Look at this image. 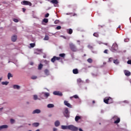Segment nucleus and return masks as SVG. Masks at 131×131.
Here are the masks:
<instances>
[{"label":"nucleus","mask_w":131,"mask_h":131,"mask_svg":"<svg viewBox=\"0 0 131 131\" xmlns=\"http://www.w3.org/2000/svg\"><path fill=\"white\" fill-rule=\"evenodd\" d=\"M103 101L105 104H111L112 103H113V99L111 97H106L104 99Z\"/></svg>","instance_id":"obj_1"},{"label":"nucleus","mask_w":131,"mask_h":131,"mask_svg":"<svg viewBox=\"0 0 131 131\" xmlns=\"http://www.w3.org/2000/svg\"><path fill=\"white\" fill-rule=\"evenodd\" d=\"M69 129L72 131H78V127L75 126L73 125H69Z\"/></svg>","instance_id":"obj_2"},{"label":"nucleus","mask_w":131,"mask_h":131,"mask_svg":"<svg viewBox=\"0 0 131 131\" xmlns=\"http://www.w3.org/2000/svg\"><path fill=\"white\" fill-rule=\"evenodd\" d=\"M21 5H23V6H29L30 7H31L32 6V4L31 2L27 1H24L21 2Z\"/></svg>","instance_id":"obj_3"},{"label":"nucleus","mask_w":131,"mask_h":131,"mask_svg":"<svg viewBox=\"0 0 131 131\" xmlns=\"http://www.w3.org/2000/svg\"><path fill=\"white\" fill-rule=\"evenodd\" d=\"M64 116L67 118H69L70 115H69V111L68 110V108L66 107L64 110V112L63 113Z\"/></svg>","instance_id":"obj_4"},{"label":"nucleus","mask_w":131,"mask_h":131,"mask_svg":"<svg viewBox=\"0 0 131 131\" xmlns=\"http://www.w3.org/2000/svg\"><path fill=\"white\" fill-rule=\"evenodd\" d=\"M113 119L115 120L114 123L117 124L120 122V118H118L117 116H114Z\"/></svg>","instance_id":"obj_5"},{"label":"nucleus","mask_w":131,"mask_h":131,"mask_svg":"<svg viewBox=\"0 0 131 131\" xmlns=\"http://www.w3.org/2000/svg\"><path fill=\"white\" fill-rule=\"evenodd\" d=\"M70 48L71 51H72V52H76V51H77V49H76L75 45H73V43L70 44Z\"/></svg>","instance_id":"obj_6"},{"label":"nucleus","mask_w":131,"mask_h":131,"mask_svg":"<svg viewBox=\"0 0 131 131\" xmlns=\"http://www.w3.org/2000/svg\"><path fill=\"white\" fill-rule=\"evenodd\" d=\"M113 51H117L118 50V45L116 43H114L112 47Z\"/></svg>","instance_id":"obj_7"},{"label":"nucleus","mask_w":131,"mask_h":131,"mask_svg":"<svg viewBox=\"0 0 131 131\" xmlns=\"http://www.w3.org/2000/svg\"><path fill=\"white\" fill-rule=\"evenodd\" d=\"M53 95H54L55 96H59V97H62V96H63V94L59 91H54L53 92Z\"/></svg>","instance_id":"obj_8"},{"label":"nucleus","mask_w":131,"mask_h":131,"mask_svg":"<svg viewBox=\"0 0 131 131\" xmlns=\"http://www.w3.org/2000/svg\"><path fill=\"white\" fill-rule=\"evenodd\" d=\"M60 59H61V58L59 57H56V56H54L52 59H51V62H52L53 63L55 62V61H59V60H60Z\"/></svg>","instance_id":"obj_9"},{"label":"nucleus","mask_w":131,"mask_h":131,"mask_svg":"<svg viewBox=\"0 0 131 131\" xmlns=\"http://www.w3.org/2000/svg\"><path fill=\"white\" fill-rule=\"evenodd\" d=\"M64 104L67 107H69V108H72V105H71L70 103H68V101L67 100L64 101Z\"/></svg>","instance_id":"obj_10"},{"label":"nucleus","mask_w":131,"mask_h":131,"mask_svg":"<svg viewBox=\"0 0 131 131\" xmlns=\"http://www.w3.org/2000/svg\"><path fill=\"white\" fill-rule=\"evenodd\" d=\"M49 2L51 4H53V5H54V6L55 5H58V4H59L58 0H51L49 1Z\"/></svg>","instance_id":"obj_11"},{"label":"nucleus","mask_w":131,"mask_h":131,"mask_svg":"<svg viewBox=\"0 0 131 131\" xmlns=\"http://www.w3.org/2000/svg\"><path fill=\"white\" fill-rule=\"evenodd\" d=\"M11 40L13 42H15L17 40V35H13L11 37Z\"/></svg>","instance_id":"obj_12"},{"label":"nucleus","mask_w":131,"mask_h":131,"mask_svg":"<svg viewBox=\"0 0 131 131\" xmlns=\"http://www.w3.org/2000/svg\"><path fill=\"white\" fill-rule=\"evenodd\" d=\"M124 73L125 75H126V76H130V72L128 71L127 70H125L124 71Z\"/></svg>","instance_id":"obj_13"},{"label":"nucleus","mask_w":131,"mask_h":131,"mask_svg":"<svg viewBox=\"0 0 131 131\" xmlns=\"http://www.w3.org/2000/svg\"><path fill=\"white\" fill-rule=\"evenodd\" d=\"M32 113L33 114H39V113H40V110H38V109L35 110L33 111Z\"/></svg>","instance_id":"obj_14"},{"label":"nucleus","mask_w":131,"mask_h":131,"mask_svg":"<svg viewBox=\"0 0 131 131\" xmlns=\"http://www.w3.org/2000/svg\"><path fill=\"white\" fill-rule=\"evenodd\" d=\"M44 73L47 75V76H49V75H50V71L48 69H46L44 70Z\"/></svg>","instance_id":"obj_15"},{"label":"nucleus","mask_w":131,"mask_h":131,"mask_svg":"<svg viewBox=\"0 0 131 131\" xmlns=\"http://www.w3.org/2000/svg\"><path fill=\"white\" fill-rule=\"evenodd\" d=\"M4 128H8V125H3L2 126H0V130H2V129Z\"/></svg>","instance_id":"obj_16"},{"label":"nucleus","mask_w":131,"mask_h":131,"mask_svg":"<svg viewBox=\"0 0 131 131\" xmlns=\"http://www.w3.org/2000/svg\"><path fill=\"white\" fill-rule=\"evenodd\" d=\"M69 125L66 126V125H61V128L62 129H69Z\"/></svg>","instance_id":"obj_17"},{"label":"nucleus","mask_w":131,"mask_h":131,"mask_svg":"<svg viewBox=\"0 0 131 131\" xmlns=\"http://www.w3.org/2000/svg\"><path fill=\"white\" fill-rule=\"evenodd\" d=\"M67 32L69 34H72L73 33V30L72 29L67 30Z\"/></svg>","instance_id":"obj_18"},{"label":"nucleus","mask_w":131,"mask_h":131,"mask_svg":"<svg viewBox=\"0 0 131 131\" xmlns=\"http://www.w3.org/2000/svg\"><path fill=\"white\" fill-rule=\"evenodd\" d=\"M73 73L74 74H78V70L77 69L73 70Z\"/></svg>","instance_id":"obj_19"},{"label":"nucleus","mask_w":131,"mask_h":131,"mask_svg":"<svg viewBox=\"0 0 131 131\" xmlns=\"http://www.w3.org/2000/svg\"><path fill=\"white\" fill-rule=\"evenodd\" d=\"M79 119H81V117L79 116H76L75 118V121L77 122L79 120Z\"/></svg>","instance_id":"obj_20"},{"label":"nucleus","mask_w":131,"mask_h":131,"mask_svg":"<svg viewBox=\"0 0 131 131\" xmlns=\"http://www.w3.org/2000/svg\"><path fill=\"white\" fill-rule=\"evenodd\" d=\"M42 67H43V65H42V64H41V63H40L38 65V70H41V69H42Z\"/></svg>","instance_id":"obj_21"},{"label":"nucleus","mask_w":131,"mask_h":131,"mask_svg":"<svg viewBox=\"0 0 131 131\" xmlns=\"http://www.w3.org/2000/svg\"><path fill=\"white\" fill-rule=\"evenodd\" d=\"M13 89H14V90H19L20 89V86L18 85H14Z\"/></svg>","instance_id":"obj_22"},{"label":"nucleus","mask_w":131,"mask_h":131,"mask_svg":"<svg viewBox=\"0 0 131 131\" xmlns=\"http://www.w3.org/2000/svg\"><path fill=\"white\" fill-rule=\"evenodd\" d=\"M55 126H56V127L59 126V125H60V121H55Z\"/></svg>","instance_id":"obj_23"},{"label":"nucleus","mask_w":131,"mask_h":131,"mask_svg":"<svg viewBox=\"0 0 131 131\" xmlns=\"http://www.w3.org/2000/svg\"><path fill=\"white\" fill-rule=\"evenodd\" d=\"M55 106L53 104H49L47 105L48 108H54Z\"/></svg>","instance_id":"obj_24"},{"label":"nucleus","mask_w":131,"mask_h":131,"mask_svg":"<svg viewBox=\"0 0 131 131\" xmlns=\"http://www.w3.org/2000/svg\"><path fill=\"white\" fill-rule=\"evenodd\" d=\"M33 126H35V127H37V126L39 125V123L37 122L33 123Z\"/></svg>","instance_id":"obj_25"},{"label":"nucleus","mask_w":131,"mask_h":131,"mask_svg":"<svg viewBox=\"0 0 131 131\" xmlns=\"http://www.w3.org/2000/svg\"><path fill=\"white\" fill-rule=\"evenodd\" d=\"M8 79H10V78H11V77H13V75H12V74H11V73H9L8 74Z\"/></svg>","instance_id":"obj_26"},{"label":"nucleus","mask_w":131,"mask_h":131,"mask_svg":"<svg viewBox=\"0 0 131 131\" xmlns=\"http://www.w3.org/2000/svg\"><path fill=\"white\" fill-rule=\"evenodd\" d=\"M44 94V97H46V98H48V97H50V93H43Z\"/></svg>","instance_id":"obj_27"},{"label":"nucleus","mask_w":131,"mask_h":131,"mask_svg":"<svg viewBox=\"0 0 131 131\" xmlns=\"http://www.w3.org/2000/svg\"><path fill=\"white\" fill-rule=\"evenodd\" d=\"M67 15H71V16H77V14L76 13H67Z\"/></svg>","instance_id":"obj_28"},{"label":"nucleus","mask_w":131,"mask_h":131,"mask_svg":"<svg viewBox=\"0 0 131 131\" xmlns=\"http://www.w3.org/2000/svg\"><path fill=\"white\" fill-rule=\"evenodd\" d=\"M2 84H3V85H8V84H9V82L8 81L2 82Z\"/></svg>","instance_id":"obj_29"},{"label":"nucleus","mask_w":131,"mask_h":131,"mask_svg":"<svg viewBox=\"0 0 131 131\" xmlns=\"http://www.w3.org/2000/svg\"><path fill=\"white\" fill-rule=\"evenodd\" d=\"M114 63L116 64H119V60L118 59L114 60Z\"/></svg>","instance_id":"obj_30"},{"label":"nucleus","mask_w":131,"mask_h":131,"mask_svg":"<svg viewBox=\"0 0 131 131\" xmlns=\"http://www.w3.org/2000/svg\"><path fill=\"white\" fill-rule=\"evenodd\" d=\"M49 39H50V37H49V36L46 35L43 40H49Z\"/></svg>","instance_id":"obj_31"},{"label":"nucleus","mask_w":131,"mask_h":131,"mask_svg":"<svg viewBox=\"0 0 131 131\" xmlns=\"http://www.w3.org/2000/svg\"><path fill=\"white\" fill-rule=\"evenodd\" d=\"M72 98H74L75 99H78V96L77 95H74L72 97H70V99H72Z\"/></svg>","instance_id":"obj_32"},{"label":"nucleus","mask_w":131,"mask_h":131,"mask_svg":"<svg viewBox=\"0 0 131 131\" xmlns=\"http://www.w3.org/2000/svg\"><path fill=\"white\" fill-rule=\"evenodd\" d=\"M93 35L95 37H98L99 36V33L98 32H95L93 34Z\"/></svg>","instance_id":"obj_33"},{"label":"nucleus","mask_w":131,"mask_h":131,"mask_svg":"<svg viewBox=\"0 0 131 131\" xmlns=\"http://www.w3.org/2000/svg\"><path fill=\"white\" fill-rule=\"evenodd\" d=\"M43 21L45 23H48V22H49V19L48 18H44L43 19Z\"/></svg>","instance_id":"obj_34"},{"label":"nucleus","mask_w":131,"mask_h":131,"mask_svg":"<svg viewBox=\"0 0 131 131\" xmlns=\"http://www.w3.org/2000/svg\"><path fill=\"white\" fill-rule=\"evenodd\" d=\"M59 57H61V58H64L65 57V53H61L59 54Z\"/></svg>","instance_id":"obj_35"},{"label":"nucleus","mask_w":131,"mask_h":131,"mask_svg":"<svg viewBox=\"0 0 131 131\" xmlns=\"http://www.w3.org/2000/svg\"><path fill=\"white\" fill-rule=\"evenodd\" d=\"M31 48H34L35 47V43H32L30 44Z\"/></svg>","instance_id":"obj_36"},{"label":"nucleus","mask_w":131,"mask_h":131,"mask_svg":"<svg viewBox=\"0 0 131 131\" xmlns=\"http://www.w3.org/2000/svg\"><path fill=\"white\" fill-rule=\"evenodd\" d=\"M87 61L89 63H93V59L91 58H89Z\"/></svg>","instance_id":"obj_37"},{"label":"nucleus","mask_w":131,"mask_h":131,"mask_svg":"<svg viewBox=\"0 0 131 131\" xmlns=\"http://www.w3.org/2000/svg\"><path fill=\"white\" fill-rule=\"evenodd\" d=\"M13 21L15 23H18V22H19V20H18V19H17V18H14Z\"/></svg>","instance_id":"obj_38"},{"label":"nucleus","mask_w":131,"mask_h":131,"mask_svg":"<svg viewBox=\"0 0 131 131\" xmlns=\"http://www.w3.org/2000/svg\"><path fill=\"white\" fill-rule=\"evenodd\" d=\"M36 78H37V77L36 76H33L31 77L32 79H36Z\"/></svg>","instance_id":"obj_39"},{"label":"nucleus","mask_w":131,"mask_h":131,"mask_svg":"<svg viewBox=\"0 0 131 131\" xmlns=\"http://www.w3.org/2000/svg\"><path fill=\"white\" fill-rule=\"evenodd\" d=\"M77 83H80V82H81V79H78L77 80Z\"/></svg>","instance_id":"obj_40"},{"label":"nucleus","mask_w":131,"mask_h":131,"mask_svg":"<svg viewBox=\"0 0 131 131\" xmlns=\"http://www.w3.org/2000/svg\"><path fill=\"white\" fill-rule=\"evenodd\" d=\"M37 99V95H34V100H36Z\"/></svg>","instance_id":"obj_41"},{"label":"nucleus","mask_w":131,"mask_h":131,"mask_svg":"<svg viewBox=\"0 0 131 131\" xmlns=\"http://www.w3.org/2000/svg\"><path fill=\"white\" fill-rule=\"evenodd\" d=\"M113 60V58L111 57L108 59V62H112V60Z\"/></svg>","instance_id":"obj_42"},{"label":"nucleus","mask_w":131,"mask_h":131,"mask_svg":"<svg viewBox=\"0 0 131 131\" xmlns=\"http://www.w3.org/2000/svg\"><path fill=\"white\" fill-rule=\"evenodd\" d=\"M49 16H50V14L47 13V14L45 15V18H48V17H49Z\"/></svg>","instance_id":"obj_43"},{"label":"nucleus","mask_w":131,"mask_h":131,"mask_svg":"<svg viewBox=\"0 0 131 131\" xmlns=\"http://www.w3.org/2000/svg\"><path fill=\"white\" fill-rule=\"evenodd\" d=\"M56 29H57V30H60V29H61V26H58L56 27Z\"/></svg>","instance_id":"obj_44"},{"label":"nucleus","mask_w":131,"mask_h":131,"mask_svg":"<svg viewBox=\"0 0 131 131\" xmlns=\"http://www.w3.org/2000/svg\"><path fill=\"white\" fill-rule=\"evenodd\" d=\"M103 53H104V54H108V50L107 49L105 50Z\"/></svg>","instance_id":"obj_45"},{"label":"nucleus","mask_w":131,"mask_h":131,"mask_svg":"<svg viewBox=\"0 0 131 131\" xmlns=\"http://www.w3.org/2000/svg\"><path fill=\"white\" fill-rule=\"evenodd\" d=\"M15 120L13 119H10V122H11L12 123H14Z\"/></svg>","instance_id":"obj_46"},{"label":"nucleus","mask_w":131,"mask_h":131,"mask_svg":"<svg viewBox=\"0 0 131 131\" xmlns=\"http://www.w3.org/2000/svg\"><path fill=\"white\" fill-rule=\"evenodd\" d=\"M127 64H131V60H128L127 62Z\"/></svg>","instance_id":"obj_47"},{"label":"nucleus","mask_w":131,"mask_h":131,"mask_svg":"<svg viewBox=\"0 0 131 131\" xmlns=\"http://www.w3.org/2000/svg\"><path fill=\"white\" fill-rule=\"evenodd\" d=\"M22 10H23V12H24V13H25V11H26V9L24 8L22 9Z\"/></svg>","instance_id":"obj_48"},{"label":"nucleus","mask_w":131,"mask_h":131,"mask_svg":"<svg viewBox=\"0 0 131 131\" xmlns=\"http://www.w3.org/2000/svg\"><path fill=\"white\" fill-rule=\"evenodd\" d=\"M54 23H55V24H58V23H59V21H58V20H55V21H54Z\"/></svg>","instance_id":"obj_49"},{"label":"nucleus","mask_w":131,"mask_h":131,"mask_svg":"<svg viewBox=\"0 0 131 131\" xmlns=\"http://www.w3.org/2000/svg\"><path fill=\"white\" fill-rule=\"evenodd\" d=\"M88 48H89V49H93L92 46H91V45H89V46H88Z\"/></svg>","instance_id":"obj_50"},{"label":"nucleus","mask_w":131,"mask_h":131,"mask_svg":"<svg viewBox=\"0 0 131 131\" xmlns=\"http://www.w3.org/2000/svg\"><path fill=\"white\" fill-rule=\"evenodd\" d=\"M57 129L56 128H53V131H57Z\"/></svg>","instance_id":"obj_51"},{"label":"nucleus","mask_w":131,"mask_h":131,"mask_svg":"<svg viewBox=\"0 0 131 131\" xmlns=\"http://www.w3.org/2000/svg\"><path fill=\"white\" fill-rule=\"evenodd\" d=\"M33 62H31L30 63V65H31V66H33Z\"/></svg>","instance_id":"obj_52"},{"label":"nucleus","mask_w":131,"mask_h":131,"mask_svg":"<svg viewBox=\"0 0 131 131\" xmlns=\"http://www.w3.org/2000/svg\"><path fill=\"white\" fill-rule=\"evenodd\" d=\"M124 41L125 42H127V39H125Z\"/></svg>","instance_id":"obj_53"},{"label":"nucleus","mask_w":131,"mask_h":131,"mask_svg":"<svg viewBox=\"0 0 131 131\" xmlns=\"http://www.w3.org/2000/svg\"><path fill=\"white\" fill-rule=\"evenodd\" d=\"M92 103H93V104H95V103H96V101H95V100H93V101H92Z\"/></svg>","instance_id":"obj_54"},{"label":"nucleus","mask_w":131,"mask_h":131,"mask_svg":"<svg viewBox=\"0 0 131 131\" xmlns=\"http://www.w3.org/2000/svg\"><path fill=\"white\" fill-rule=\"evenodd\" d=\"M3 108L2 107V108H0V111H2V110H3Z\"/></svg>","instance_id":"obj_55"},{"label":"nucleus","mask_w":131,"mask_h":131,"mask_svg":"<svg viewBox=\"0 0 131 131\" xmlns=\"http://www.w3.org/2000/svg\"><path fill=\"white\" fill-rule=\"evenodd\" d=\"M35 131H40V130H39V129H38L36 130Z\"/></svg>","instance_id":"obj_56"},{"label":"nucleus","mask_w":131,"mask_h":131,"mask_svg":"<svg viewBox=\"0 0 131 131\" xmlns=\"http://www.w3.org/2000/svg\"><path fill=\"white\" fill-rule=\"evenodd\" d=\"M121 26H118V28H120Z\"/></svg>","instance_id":"obj_57"},{"label":"nucleus","mask_w":131,"mask_h":131,"mask_svg":"<svg viewBox=\"0 0 131 131\" xmlns=\"http://www.w3.org/2000/svg\"><path fill=\"white\" fill-rule=\"evenodd\" d=\"M2 79L0 78V82L1 81Z\"/></svg>","instance_id":"obj_58"},{"label":"nucleus","mask_w":131,"mask_h":131,"mask_svg":"<svg viewBox=\"0 0 131 131\" xmlns=\"http://www.w3.org/2000/svg\"><path fill=\"white\" fill-rule=\"evenodd\" d=\"M105 46H107V43H106L105 44Z\"/></svg>","instance_id":"obj_59"},{"label":"nucleus","mask_w":131,"mask_h":131,"mask_svg":"<svg viewBox=\"0 0 131 131\" xmlns=\"http://www.w3.org/2000/svg\"><path fill=\"white\" fill-rule=\"evenodd\" d=\"M27 104H29V102H27Z\"/></svg>","instance_id":"obj_60"},{"label":"nucleus","mask_w":131,"mask_h":131,"mask_svg":"<svg viewBox=\"0 0 131 131\" xmlns=\"http://www.w3.org/2000/svg\"><path fill=\"white\" fill-rule=\"evenodd\" d=\"M48 2H50V1H51V0H47Z\"/></svg>","instance_id":"obj_61"},{"label":"nucleus","mask_w":131,"mask_h":131,"mask_svg":"<svg viewBox=\"0 0 131 131\" xmlns=\"http://www.w3.org/2000/svg\"><path fill=\"white\" fill-rule=\"evenodd\" d=\"M29 125H31V124H29Z\"/></svg>","instance_id":"obj_62"},{"label":"nucleus","mask_w":131,"mask_h":131,"mask_svg":"<svg viewBox=\"0 0 131 131\" xmlns=\"http://www.w3.org/2000/svg\"><path fill=\"white\" fill-rule=\"evenodd\" d=\"M84 56H85V55H84Z\"/></svg>","instance_id":"obj_63"}]
</instances>
